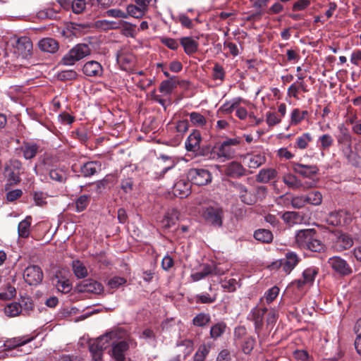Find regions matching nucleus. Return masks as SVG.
<instances>
[{"mask_svg":"<svg viewBox=\"0 0 361 361\" xmlns=\"http://www.w3.org/2000/svg\"><path fill=\"white\" fill-rule=\"evenodd\" d=\"M235 189L238 192L241 201L245 204L251 205L257 201L258 197L255 193L247 190L246 187L242 184H236Z\"/></svg>","mask_w":361,"mask_h":361,"instance_id":"nucleus-16","label":"nucleus"},{"mask_svg":"<svg viewBox=\"0 0 361 361\" xmlns=\"http://www.w3.org/2000/svg\"><path fill=\"white\" fill-rule=\"evenodd\" d=\"M316 233L313 229L300 230L295 234V243L300 248L306 249L309 242L315 235Z\"/></svg>","mask_w":361,"mask_h":361,"instance_id":"nucleus-14","label":"nucleus"},{"mask_svg":"<svg viewBox=\"0 0 361 361\" xmlns=\"http://www.w3.org/2000/svg\"><path fill=\"white\" fill-rule=\"evenodd\" d=\"M265 162V157L260 154H248L243 158V163L250 169H257Z\"/></svg>","mask_w":361,"mask_h":361,"instance_id":"nucleus-20","label":"nucleus"},{"mask_svg":"<svg viewBox=\"0 0 361 361\" xmlns=\"http://www.w3.org/2000/svg\"><path fill=\"white\" fill-rule=\"evenodd\" d=\"M242 102L245 101L240 97H236L231 101L225 102L218 110V112L224 114H229L233 111Z\"/></svg>","mask_w":361,"mask_h":361,"instance_id":"nucleus-25","label":"nucleus"},{"mask_svg":"<svg viewBox=\"0 0 361 361\" xmlns=\"http://www.w3.org/2000/svg\"><path fill=\"white\" fill-rule=\"evenodd\" d=\"M350 61L353 65L361 66V49L354 50L350 55Z\"/></svg>","mask_w":361,"mask_h":361,"instance_id":"nucleus-57","label":"nucleus"},{"mask_svg":"<svg viewBox=\"0 0 361 361\" xmlns=\"http://www.w3.org/2000/svg\"><path fill=\"white\" fill-rule=\"evenodd\" d=\"M318 273V269L315 267H309L302 273V278L298 281V286L301 287L303 285H311Z\"/></svg>","mask_w":361,"mask_h":361,"instance_id":"nucleus-23","label":"nucleus"},{"mask_svg":"<svg viewBox=\"0 0 361 361\" xmlns=\"http://www.w3.org/2000/svg\"><path fill=\"white\" fill-rule=\"evenodd\" d=\"M6 176L8 177V181L11 184H17L18 183L20 182V173L19 171L11 170L8 171H6Z\"/></svg>","mask_w":361,"mask_h":361,"instance_id":"nucleus-59","label":"nucleus"},{"mask_svg":"<svg viewBox=\"0 0 361 361\" xmlns=\"http://www.w3.org/2000/svg\"><path fill=\"white\" fill-rule=\"evenodd\" d=\"M246 170L238 162L233 161L228 164L226 169V173L227 176L232 178H238L245 175Z\"/></svg>","mask_w":361,"mask_h":361,"instance_id":"nucleus-22","label":"nucleus"},{"mask_svg":"<svg viewBox=\"0 0 361 361\" xmlns=\"http://www.w3.org/2000/svg\"><path fill=\"white\" fill-rule=\"evenodd\" d=\"M177 82L174 78H171L169 80H164L159 87V91L164 95L170 94L172 91L176 87Z\"/></svg>","mask_w":361,"mask_h":361,"instance_id":"nucleus-36","label":"nucleus"},{"mask_svg":"<svg viewBox=\"0 0 361 361\" xmlns=\"http://www.w3.org/2000/svg\"><path fill=\"white\" fill-rule=\"evenodd\" d=\"M211 348H212V344L211 343H204V344L201 345L199 347V348L197 350L196 353H197L200 355H201L202 357L206 358V357L209 354Z\"/></svg>","mask_w":361,"mask_h":361,"instance_id":"nucleus-62","label":"nucleus"},{"mask_svg":"<svg viewBox=\"0 0 361 361\" xmlns=\"http://www.w3.org/2000/svg\"><path fill=\"white\" fill-rule=\"evenodd\" d=\"M203 217L207 223L219 227L222 224L223 211L219 207H209L204 210Z\"/></svg>","mask_w":361,"mask_h":361,"instance_id":"nucleus-9","label":"nucleus"},{"mask_svg":"<svg viewBox=\"0 0 361 361\" xmlns=\"http://www.w3.org/2000/svg\"><path fill=\"white\" fill-rule=\"evenodd\" d=\"M73 270L78 278H85L87 276V269L85 266L80 261L73 262Z\"/></svg>","mask_w":361,"mask_h":361,"instance_id":"nucleus-40","label":"nucleus"},{"mask_svg":"<svg viewBox=\"0 0 361 361\" xmlns=\"http://www.w3.org/2000/svg\"><path fill=\"white\" fill-rule=\"evenodd\" d=\"M173 192L180 198L187 197L190 192V183L184 179L178 180L173 185Z\"/></svg>","mask_w":361,"mask_h":361,"instance_id":"nucleus-19","label":"nucleus"},{"mask_svg":"<svg viewBox=\"0 0 361 361\" xmlns=\"http://www.w3.org/2000/svg\"><path fill=\"white\" fill-rule=\"evenodd\" d=\"M90 203V197L87 195L80 196L75 202L76 210L78 212H82L86 209Z\"/></svg>","mask_w":361,"mask_h":361,"instance_id":"nucleus-48","label":"nucleus"},{"mask_svg":"<svg viewBox=\"0 0 361 361\" xmlns=\"http://www.w3.org/2000/svg\"><path fill=\"white\" fill-rule=\"evenodd\" d=\"M117 62L123 69H127L135 61V56L127 49H121L116 56Z\"/></svg>","mask_w":361,"mask_h":361,"instance_id":"nucleus-17","label":"nucleus"},{"mask_svg":"<svg viewBox=\"0 0 361 361\" xmlns=\"http://www.w3.org/2000/svg\"><path fill=\"white\" fill-rule=\"evenodd\" d=\"M32 339V337H17L6 341L4 343L5 350L7 351L6 355L16 356L18 355L20 353H29L30 348L23 350L22 347Z\"/></svg>","mask_w":361,"mask_h":361,"instance_id":"nucleus-4","label":"nucleus"},{"mask_svg":"<svg viewBox=\"0 0 361 361\" xmlns=\"http://www.w3.org/2000/svg\"><path fill=\"white\" fill-rule=\"evenodd\" d=\"M299 260L296 253L288 251L286 253L285 259L281 260V267L286 273L289 274L298 264Z\"/></svg>","mask_w":361,"mask_h":361,"instance_id":"nucleus-13","label":"nucleus"},{"mask_svg":"<svg viewBox=\"0 0 361 361\" xmlns=\"http://www.w3.org/2000/svg\"><path fill=\"white\" fill-rule=\"evenodd\" d=\"M226 329V325L224 322H219L211 327L210 336L214 339H216L221 336Z\"/></svg>","mask_w":361,"mask_h":361,"instance_id":"nucleus-39","label":"nucleus"},{"mask_svg":"<svg viewBox=\"0 0 361 361\" xmlns=\"http://www.w3.org/2000/svg\"><path fill=\"white\" fill-rule=\"evenodd\" d=\"M306 196H298L295 197L291 200V204L295 208H302L307 204Z\"/></svg>","mask_w":361,"mask_h":361,"instance_id":"nucleus-56","label":"nucleus"},{"mask_svg":"<svg viewBox=\"0 0 361 361\" xmlns=\"http://www.w3.org/2000/svg\"><path fill=\"white\" fill-rule=\"evenodd\" d=\"M85 8V0H74L72 4V8L75 13H80Z\"/></svg>","mask_w":361,"mask_h":361,"instance_id":"nucleus-60","label":"nucleus"},{"mask_svg":"<svg viewBox=\"0 0 361 361\" xmlns=\"http://www.w3.org/2000/svg\"><path fill=\"white\" fill-rule=\"evenodd\" d=\"M254 238L262 243H269L273 240V234L270 231L262 228L255 232Z\"/></svg>","mask_w":361,"mask_h":361,"instance_id":"nucleus-34","label":"nucleus"},{"mask_svg":"<svg viewBox=\"0 0 361 361\" xmlns=\"http://www.w3.org/2000/svg\"><path fill=\"white\" fill-rule=\"evenodd\" d=\"M83 73L89 77H101L104 69L102 66L96 61H89L82 67Z\"/></svg>","mask_w":361,"mask_h":361,"instance_id":"nucleus-12","label":"nucleus"},{"mask_svg":"<svg viewBox=\"0 0 361 361\" xmlns=\"http://www.w3.org/2000/svg\"><path fill=\"white\" fill-rule=\"evenodd\" d=\"M306 249L310 250L312 252H320L324 249V245L318 240L316 235L312 237V239L308 243Z\"/></svg>","mask_w":361,"mask_h":361,"instance_id":"nucleus-51","label":"nucleus"},{"mask_svg":"<svg viewBox=\"0 0 361 361\" xmlns=\"http://www.w3.org/2000/svg\"><path fill=\"white\" fill-rule=\"evenodd\" d=\"M201 140V136L199 132H193L191 133L186 142L185 147L188 151L195 152L200 147V142Z\"/></svg>","mask_w":361,"mask_h":361,"instance_id":"nucleus-26","label":"nucleus"},{"mask_svg":"<svg viewBox=\"0 0 361 361\" xmlns=\"http://www.w3.org/2000/svg\"><path fill=\"white\" fill-rule=\"evenodd\" d=\"M283 220L289 224H293L298 222L299 214L295 212H287L282 215Z\"/></svg>","mask_w":361,"mask_h":361,"instance_id":"nucleus-52","label":"nucleus"},{"mask_svg":"<svg viewBox=\"0 0 361 361\" xmlns=\"http://www.w3.org/2000/svg\"><path fill=\"white\" fill-rule=\"evenodd\" d=\"M45 169L48 171L50 178L53 180L61 183L66 178V173L61 168L49 169L46 167Z\"/></svg>","mask_w":361,"mask_h":361,"instance_id":"nucleus-33","label":"nucleus"},{"mask_svg":"<svg viewBox=\"0 0 361 361\" xmlns=\"http://www.w3.org/2000/svg\"><path fill=\"white\" fill-rule=\"evenodd\" d=\"M59 120L63 124H71L75 118L73 116L66 112H63L59 115Z\"/></svg>","mask_w":361,"mask_h":361,"instance_id":"nucleus-63","label":"nucleus"},{"mask_svg":"<svg viewBox=\"0 0 361 361\" xmlns=\"http://www.w3.org/2000/svg\"><path fill=\"white\" fill-rule=\"evenodd\" d=\"M353 219V215L348 211L339 210L331 212L326 219V222L332 226H347Z\"/></svg>","mask_w":361,"mask_h":361,"instance_id":"nucleus-7","label":"nucleus"},{"mask_svg":"<svg viewBox=\"0 0 361 361\" xmlns=\"http://www.w3.org/2000/svg\"><path fill=\"white\" fill-rule=\"evenodd\" d=\"M307 115V111H301L299 109H294L290 114V125L296 126L299 124Z\"/></svg>","mask_w":361,"mask_h":361,"instance_id":"nucleus-35","label":"nucleus"},{"mask_svg":"<svg viewBox=\"0 0 361 361\" xmlns=\"http://www.w3.org/2000/svg\"><path fill=\"white\" fill-rule=\"evenodd\" d=\"M31 222L32 218L31 216H28L19 223L18 226V233L19 237L25 238L29 236Z\"/></svg>","mask_w":361,"mask_h":361,"instance_id":"nucleus-31","label":"nucleus"},{"mask_svg":"<svg viewBox=\"0 0 361 361\" xmlns=\"http://www.w3.org/2000/svg\"><path fill=\"white\" fill-rule=\"evenodd\" d=\"M307 202L312 205L318 206L322 202V195L319 191H312L306 195Z\"/></svg>","mask_w":361,"mask_h":361,"instance_id":"nucleus-43","label":"nucleus"},{"mask_svg":"<svg viewBox=\"0 0 361 361\" xmlns=\"http://www.w3.org/2000/svg\"><path fill=\"white\" fill-rule=\"evenodd\" d=\"M102 164L98 161H90L81 167V173L84 176H91L101 170Z\"/></svg>","mask_w":361,"mask_h":361,"instance_id":"nucleus-28","label":"nucleus"},{"mask_svg":"<svg viewBox=\"0 0 361 361\" xmlns=\"http://www.w3.org/2000/svg\"><path fill=\"white\" fill-rule=\"evenodd\" d=\"M267 309L255 308L252 311V318L255 322L256 329H259L262 326L263 316L266 312Z\"/></svg>","mask_w":361,"mask_h":361,"instance_id":"nucleus-38","label":"nucleus"},{"mask_svg":"<svg viewBox=\"0 0 361 361\" xmlns=\"http://www.w3.org/2000/svg\"><path fill=\"white\" fill-rule=\"evenodd\" d=\"M254 344H255V340L253 338H252V337L247 338L244 342L243 345V352L245 354L250 353L254 347Z\"/></svg>","mask_w":361,"mask_h":361,"instance_id":"nucleus-64","label":"nucleus"},{"mask_svg":"<svg viewBox=\"0 0 361 361\" xmlns=\"http://www.w3.org/2000/svg\"><path fill=\"white\" fill-rule=\"evenodd\" d=\"M279 293V288L277 286H273L264 293V295L262 298H261V300L262 301L264 299H265L267 303L269 304L276 299Z\"/></svg>","mask_w":361,"mask_h":361,"instance_id":"nucleus-47","label":"nucleus"},{"mask_svg":"<svg viewBox=\"0 0 361 361\" xmlns=\"http://www.w3.org/2000/svg\"><path fill=\"white\" fill-rule=\"evenodd\" d=\"M90 53L91 49L87 44H78L63 56L61 63L65 66H73L75 62L89 56Z\"/></svg>","mask_w":361,"mask_h":361,"instance_id":"nucleus-3","label":"nucleus"},{"mask_svg":"<svg viewBox=\"0 0 361 361\" xmlns=\"http://www.w3.org/2000/svg\"><path fill=\"white\" fill-rule=\"evenodd\" d=\"M125 333L116 329L107 332L99 337L90 345V351L94 361H101L103 350L111 345V356L116 361H124L126 353L129 348V344L126 341H120L124 336Z\"/></svg>","mask_w":361,"mask_h":361,"instance_id":"nucleus-1","label":"nucleus"},{"mask_svg":"<svg viewBox=\"0 0 361 361\" xmlns=\"http://www.w3.org/2000/svg\"><path fill=\"white\" fill-rule=\"evenodd\" d=\"M106 15L110 17L118 18H126L128 14L126 12L123 11L118 8L109 9L106 11Z\"/></svg>","mask_w":361,"mask_h":361,"instance_id":"nucleus-58","label":"nucleus"},{"mask_svg":"<svg viewBox=\"0 0 361 361\" xmlns=\"http://www.w3.org/2000/svg\"><path fill=\"white\" fill-rule=\"evenodd\" d=\"M312 137L310 133H302L295 140V147L300 149H305L307 148L309 143L312 142Z\"/></svg>","mask_w":361,"mask_h":361,"instance_id":"nucleus-37","label":"nucleus"},{"mask_svg":"<svg viewBox=\"0 0 361 361\" xmlns=\"http://www.w3.org/2000/svg\"><path fill=\"white\" fill-rule=\"evenodd\" d=\"M55 286L57 290L61 293H68L71 290V284L68 280L56 279Z\"/></svg>","mask_w":361,"mask_h":361,"instance_id":"nucleus-45","label":"nucleus"},{"mask_svg":"<svg viewBox=\"0 0 361 361\" xmlns=\"http://www.w3.org/2000/svg\"><path fill=\"white\" fill-rule=\"evenodd\" d=\"M180 44L187 54H192L197 50L198 42L192 37H185L181 38Z\"/></svg>","mask_w":361,"mask_h":361,"instance_id":"nucleus-30","label":"nucleus"},{"mask_svg":"<svg viewBox=\"0 0 361 361\" xmlns=\"http://www.w3.org/2000/svg\"><path fill=\"white\" fill-rule=\"evenodd\" d=\"M281 119L276 112L268 111L266 113V122L269 127L279 124Z\"/></svg>","mask_w":361,"mask_h":361,"instance_id":"nucleus-49","label":"nucleus"},{"mask_svg":"<svg viewBox=\"0 0 361 361\" xmlns=\"http://www.w3.org/2000/svg\"><path fill=\"white\" fill-rule=\"evenodd\" d=\"M283 182L290 188L295 190L304 187L305 188L312 187L313 185H303L302 182L293 174L286 173L283 176Z\"/></svg>","mask_w":361,"mask_h":361,"instance_id":"nucleus-24","label":"nucleus"},{"mask_svg":"<svg viewBox=\"0 0 361 361\" xmlns=\"http://www.w3.org/2000/svg\"><path fill=\"white\" fill-rule=\"evenodd\" d=\"M238 286V282L235 279H225L221 281V287L228 292H234Z\"/></svg>","mask_w":361,"mask_h":361,"instance_id":"nucleus-46","label":"nucleus"},{"mask_svg":"<svg viewBox=\"0 0 361 361\" xmlns=\"http://www.w3.org/2000/svg\"><path fill=\"white\" fill-rule=\"evenodd\" d=\"M319 141L321 143V147L326 149L333 145L334 139L330 135L325 134L319 137Z\"/></svg>","mask_w":361,"mask_h":361,"instance_id":"nucleus-53","label":"nucleus"},{"mask_svg":"<svg viewBox=\"0 0 361 361\" xmlns=\"http://www.w3.org/2000/svg\"><path fill=\"white\" fill-rule=\"evenodd\" d=\"M16 53L23 59L30 57L32 53V43L30 38L22 37L16 42Z\"/></svg>","mask_w":361,"mask_h":361,"instance_id":"nucleus-10","label":"nucleus"},{"mask_svg":"<svg viewBox=\"0 0 361 361\" xmlns=\"http://www.w3.org/2000/svg\"><path fill=\"white\" fill-rule=\"evenodd\" d=\"M353 245L352 237L343 233H338L336 234V238L334 242V247L338 252H342L351 247Z\"/></svg>","mask_w":361,"mask_h":361,"instance_id":"nucleus-11","label":"nucleus"},{"mask_svg":"<svg viewBox=\"0 0 361 361\" xmlns=\"http://www.w3.org/2000/svg\"><path fill=\"white\" fill-rule=\"evenodd\" d=\"M22 311L21 305L18 302H12L5 307L4 312L8 317H16Z\"/></svg>","mask_w":361,"mask_h":361,"instance_id":"nucleus-42","label":"nucleus"},{"mask_svg":"<svg viewBox=\"0 0 361 361\" xmlns=\"http://www.w3.org/2000/svg\"><path fill=\"white\" fill-rule=\"evenodd\" d=\"M178 219V212L176 209H172L169 211L161 221V225L165 228H169L174 225Z\"/></svg>","mask_w":361,"mask_h":361,"instance_id":"nucleus-29","label":"nucleus"},{"mask_svg":"<svg viewBox=\"0 0 361 361\" xmlns=\"http://www.w3.org/2000/svg\"><path fill=\"white\" fill-rule=\"evenodd\" d=\"M79 290L81 292H87L94 294H100L103 292V286L92 279L83 281L78 286Z\"/></svg>","mask_w":361,"mask_h":361,"instance_id":"nucleus-15","label":"nucleus"},{"mask_svg":"<svg viewBox=\"0 0 361 361\" xmlns=\"http://www.w3.org/2000/svg\"><path fill=\"white\" fill-rule=\"evenodd\" d=\"M23 278L27 284L35 286L42 281L43 273L38 266H29L24 271Z\"/></svg>","mask_w":361,"mask_h":361,"instance_id":"nucleus-8","label":"nucleus"},{"mask_svg":"<svg viewBox=\"0 0 361 361\" xmlns=\"http://www.w3.org/2000/svg\"><path fill=\"white\" fill-rule=\"evenodd\" d=\"M240 142V137L228 138L214 147L211 157L214 159H224V161L231 159L234 158L236 147Z\"/></svg>","mask_w":361,"mask_h":361,"instance_id":"nucleus-2","label":"nucleus"},{"mask_svg":"<svg viewBox=\"0 0 361 361\" xmlns=\"http://www.w3.org/2000/svg\"><path fill=\"white\" fill-rule=\"evenodd\" d=\"M20 150L26 159H30L36 155L38 146L35 143L25 142L21 146Z\"/></svg>","mask_w":361,"mask_h":361,"instance_id":"nucleus-32","label":"nucleus"},{"mask_svg":"<svg viewBox=\"0 0 361 361\" xmlns=\"http://www.w3.org/2000/svg\"><path fill=\"white\" fill-rule=\"evenodd\" d=\"M188 179L197 185H205L212 181V175L206 169H191L188 172Z\"/></svg>","mask_w":361,"mask_h":361,"instance_id":"nucleus-5","label":"nucleus"},{"mask_svg":"<svg viewBox=\"0 0 361 361\" xmlns=\"http://www.w3.org/2000/svg\"><path fill=\"white\" fill-rule=\"evenodd\" d=\"M277 172L274 169H262L256 176V180L259 183H268L276 178Z\"/></svg>","mask_w":361,"mask_h":361,"instance_id":"nucleus-27","label":"nucleus"},{"mask_svg":"<svg viewBox=\"0 0 361 361\" xmlns=\"http://www.w3.org/2000/svg\"><path fill=\"white\" fill-rule=\"evenodd\" d=\"M190 118L193 125L202 127L206 124L205 118L197 112H192L190 114Z\"/></svg>","mask_w":361,"mask_h":361,"instance_id":"nucleus-50","label":"nucleus"},{"mask_svg":"<svg viewBox=\"0 0 361 361\" xmlns=\"http://www.w3.org/2000/svg\"><path fill=\"white\" fill-rule=\"evenodd\" d=\"M210 319L209 314L200 313L193 318L192 323L197 326H204L210 322Z\"/></svg>","mask_w":361,"mask_h":361,"instance_id":"nucleus-44","label":"nucleus"},{"mask_svg":"<svg viewBox=\"0 0 361 361\" xmlns=\"http://www.w3.org/2000/svg\"><path fill=\"white\" fill-rule=\"evenodd\" d=\"M294 172L301 175L305 178H311L318 173V168L314 165H305L295 163L293 168Z\"/></svg>","mask_w":361,"mask_h":361,"instance_id":"nucleus-18","label":"nucleus"},{"mask_svg":"<svg viewBox=\"0 0 361 361\" xmlns=\"http://www.w3.org/2000/svg\"><path fill=\"white\" fill-rule=\"evenodd\" d=\"M16 290L13 286H8L4 293H0V298L9 300L16 295Z\"/></svg>","mask_w":361,"mask_h":361,"instance_id":"nucleus-61","label":"nucleus"},{"mask_svg":"<svg viewBox=\"0 0 361 361\" xmlns=\"http://www.w3.org/2000/svg\"><path fill=\"white\" fill-rule=\"evenodd\" d=\"M178 347L180 348H184V357L188 356L190 355L192 351L193 350V343L190 340H184L182 341L180 344L178 345Z\"/></svg>","mask_w":361,"mask_h":361,"instance_id":"nucleus-55","label":"nucleus"},{"mask_svg":"<svg viewBox=\"0 0 361 361\" xmlns=\"http://www.w3.org/2000/svg\"><path fill=\"white\" fill-rule=\"evenodd\" d=\"M327 264L332 270L340 276H348L352 274L353 270L348 263L338 256L330 257Z\"/></svg>","mask_w":361,"mask_h":361,"instance_id":"nucleus-6","label":"nucleus"},{"mask_svg":"<svg viewBox=\"0 0 361 361\" xmlns=\"http://www.w3.org/2000/svg\"><path fill=\"white\" fill-rule=\"evenodd\" d=\"M38 46L40 50L44 52L54 54L59 49V44L57 41L53 38L47 37L42 39Z\"/></svg>","mask_w":361,"mask_h":361,"instance_id":"nucleus-21","label":"nucleus"},{"mask_svg":"<svg viewBox=\"0 0 361 361\" xmlns=\"http://www.w3.org/2000/svg\"><path fill=\"white\" fill-rule=\"evenodd\" d=\"M145 12L146 11L143 10V7H140L137 4H130L127 6L126 13L128 16H130L133 18H140L145 15Z\"/></svg>","mask_w":361,"mask_h":361,"instance_id":"nucleus-41","label":"nucleus"},{"mask_svg":"<svg viewBox=\"0 0 361 361\" xmlns=\"http://www.w3.org/2000/svg\"><path fill=\"white\" fill-rule=\"evenodd\" d=\"M126 280L123 277L114 276L109 280L108 286L111 288H118L121 286L125 284Z\"/></svg>","mask_w":361,"mask_h":361,"instance_id":"nucleus-54","label":"nucleus"}]
</instances>
